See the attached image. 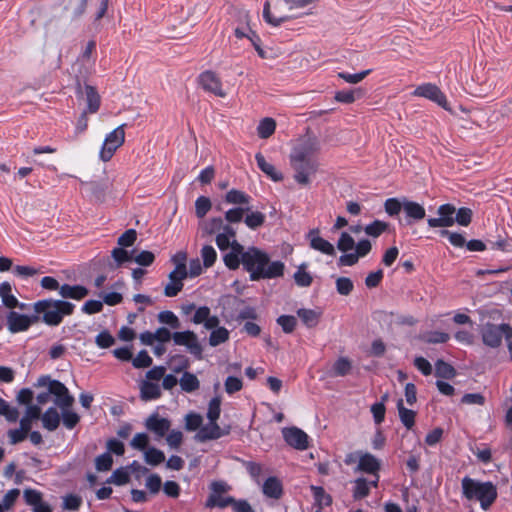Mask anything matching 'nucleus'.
Returning a JSON list of instances; mask_svg holds the SVG:
<instances>
[{
  "label": "nucleus",
  "mask_w": 512,
  "mask_h": 512,
  "mask_svg": "<svg viewBox=\"0 0 512 512\" xmlns=\"http://www.w3.org/2000/svg\"><path fill=\"white\" fill-rule=\"evenodd\" d=\"M95 342L100 348H109L115 343V339L108 331H102L96 336Z\"/></svg>",
  "instance_id": "obj_62"
},
{
  "label": "nucleus",
  "mask_w": 512,
  "mask_h": 512,
  "mask_svg": "<svg viewBox=\"0 0 512 512\" xmlns=\"http://www.w3.org/2000/svg\"><path fill=\"white\" fill-rule=\"evenodd\" d=\"M473 212L470 208L461 207L456 210L454 216V223H458L461 226L467 227L472 221Z\"/></svg>",
  "instance_id": "obj_42"
},
{
  "label": "nucleus",
  "mask_w": 512,
  "mask_h": 512,
  "mask_svg": "<svg viewBox=\"0 0 512 512\" xmlns=\"http://www.w3.org/2000/svg\"><path fill=\"white\" fill-rule=\"evenodd\" d=\"M30 430H31V428L26 429L24 426H21V425H20L19 429L9 430L8 431L9 442L13 445L17 444L19 442H22L27 437V434L29 433Z\"/></svg>",
  "instance_id": "obj_52"
},
{
  "label": "nucleus",
  "mask_w": 512,
  "mask_h": 512,
  "mask_svg": "<svg viewBox=\"0 0 512 512\" xmlns=\"http://www.w3.org/2000/svg\"><path fill=\"white\" fill-rule=\"evenodd\" d=\"M455 213H456V207L453 204H450V203L442 204L437 209V214L439 217L428 218L427 224L430 228L451 227L454 225Z\"/></svg>",
  "instance_id": "obj_11"
},
{
  "label": "nucleus",
  "mask_w": 512,
  "mask_h": 512,
  "mask_svg": "<svg viewBox=\"0 0 512 512\" xmlns=\"http://www.w3.org/2000/svg\"><path fill=\"white\" fill-rule=\"evenodd\" d=\"M40 273H43L41 268L23 265H16L13 267V274L22 279H27Z\"/></svg>",
  "instance_id": "obj_41"
},
{
  "label": "nucleus",
  "mask_w": 512,
  "mask_h": 512,
  "mask_svg": "<svg viewBox=\"0 0 512 512\" xmlns=\"http://www.w3.org/2000/svg\"><path fill=\"white\" fill-rule=\"evenodd\" d=\"M384 208L389 216H396L400 213L401 209H403V203L397 198H388L384 203Z\"/></svg>",
  "instance_id": "obj_54"
},
{
  "label": "nucleus",
  "mask_w": 512,
  "mask_h": 512,
  "mask_svg": "<svg viewBox=\"0 0 512 512\" xmlns=\"http://www.w3.org/2000/svg\"><path fill=\"white\" fill-rule=\"evenodd\" d=\"M130 477L126 470L124 469H117L115 470L110 478L107 480V483H112L115 485H124L128 483Z\"/></svg>",
  "instance_id": "obj_56"
},
{
  "label": "nucleus",
  "mask_w": 512,
  "mask_h": 512,
  "mask_svg": "<svg viewBox=\"0 0 512 512\" xmlns=\"http://www.w3.org/2000/svg\"><path fill=\"white\" fill-rule=\"evenodd\" d=\"M245 249L242 244L238 241L233 240L231 248L228 252L223 255V262L225 266L230 270H236L239 268L240 264H242L243 255L245 254Z\"/></svg>",
  "instance_id": "obj_14"
},
{
  "label": "nucleus",
  "mask_w": 512,
  "mask_h": 512,
  "mask_svg": "<svg viewBox=\"0 0 512 512\" xmlns=\"http://www.w3.org/2000/svg\"><path fill=\"white\" fill-rule=\"evenodd\" d=\"M310 490L313 493L315 505L319 509H322L324 507H328V506L332 505V502H333L332 497L330 494L325 492L323 487L311 485Z\"/></svg>",
  "instance_id": "obj_26"
},
{
  "label": "nucleus",
  "mask_w": 512,
  "mask_h": 512,
  "mask_svg": "<svg viewBox=\"0 0 512 512\" xmlns=\"http://www.w3.org/2000/svg\"><path fill=\"white\" fill-rule=\"evenodd\" d=\"M137 239V232L134 229L126 230L119 238L118 245L120 247H130L132 246Z\"/></svg>",
  "instance_id": "obj_55"
},
{
  "label": "nucleus",
  "mask_w": 512,
  "mask_h": 512,
  "mask_svg": "<svg viewBox=\"0 0 512 512\" xmlns=\"http://www.w3.org/2000/svg\"><path fill=\"white\" fill-rule=\"evenodd\" d=\"M307 267V263L300 264L293 275L294 281L299 287H309L313 282V277L307 272Z\"/></svg>",
  "instance_id": "obj_28"
},
{
  "label": "nucleus",
  "mask_w": 512,
  "mask_h": 512,
  "mask_svg": "<svg viewBox=\"0 0 512 512\" xmlns=\"http://www.w3.org/2000/svg\"><path fill=\"white\" fill-rule=\"evenodd\" d=\"M414 96L423 97L437 103L445 110H449V103L446 95L440 88L432 83H425L419 85L413 92Z\"/></svg>",
  "instance_id": "obj_9"
},
{
  "label": "nucleus",
  "mask_w": 512,
  "mask_h": 512,
  "mask_svg": "<svg viewBox=\"0 0 512 512\" xmlns=\"http://www.w3.org/2000/svg\"><path fill=\"white\" fill-rule=\"evenodd\" d=\"M149 444V437L145 433H137L130 442L131 447L137 450H145Z\"/></svg>",
  "instance_id": "obj_64"
},
{
  "label": "nucleus",
  "mask_w": 512,
  "mask_h": 512,
  "mask_svg": "<svg viewBox=\"0 0 512 512\" xmlns=\"http://www.w3.org/2000/svg\"><path fill=\"white\" fill-rule=\"evenodd\" d=\"M113 464V458L109 452L99 455L95 459V467L97 471H108Z\"/></svg>",
  "instance_id": "obj_53"
},
{
  "label": "nucleus",
  "mask_w": 512,
  "mask_h": 512,
  "mask_svg": "<svg viewBox=\"0 0 512 512\" xmlns=\"http://www.w3.org/2000/svg\"><path fill=\"white\" fill-rule=\"evenodd\" d=\"M0 415L4 416L9 422H16L19 417V412L4 399L0 398Z\"/></svg>",
  "instance_id": "obj_43"
},
{
  "label": "nucleus",
  "mask_w": 512,
  "mask_h": 512,
  "mask_svg": "<svg viewBox=\"0 0 512 512\" xmlns=\"http://www.w3.org/2000/svg\"><path fill=\"white\" fill-rule=\"evenodd\" d=\"M112 257L117 263V266H121L123 263L131 261V254L122 247H117L112 250Z\"/></svg>",
  "instance_id": "obj_59"
},
{
  "label": "nucleus",
  "mask_w": 512,
  "mask_h": 512,
  "mask_svg": "<svg viewBox=\"0 0 512 512\" xmlns=\"http://www.w3.org/2000/svg\"><path fill=\"white\" fill-rule=\"evenodd\" d=\"M37 316L42 315L41 320H62L73 314L75 305L66 300L43 299L33 304Z\"/></svg>",
  "instance_id": "obj_4"
},
{
  "label": "nucleus",
  "mask_w": 512,
  "mask_h": 512,
  "mask_svg": "<svg viewBox=\"0 0 512 512\" xmlns=\"http://www.w3.org/2000/svg\"><path fill=\"white\" fill-rule=\"evenodd\" d=\"M145 486L150 491V493L157 494L162 486L161 477L157 474L148 476L145 482Z\"/></svg>",
  "instance_id": "obj_60"
},
{
  "label": "nucleus",
  "mask_w": 512,
  "mask_h": 512,
  "mask_svg": "<svg viewBox=\"0 0 512 512\" xmlns=\"http://www.w3.org/2000/svg\"><path fill=\"white\" fill-rule=\"evenodd\" d=\"M43 427L49 431H54L60 424V415L55 407L48 408L43 415H41Z\"/></svg>",
  "instance_id": "obj_24"
},
{
  "label": "nucleus",
  "mask_w": 512,
  "mask_h": 512,
  "mask_svg": "<svg viewBox=\"0 0 512 512\" xmlns=\"http://www.w3.org/2000/svg\"><path fill=\"white\" fill-rule=\"evenodd\" d=\"M203 418L200 414L194 413V431H197L194 439L204 442L207 440L219 439L227 435L228 430H223L217 424V421H209L208 424L202 426Z\"/></svg>",
  "instance_id": "obj_6"
},
{
  "label": "nucleus",
  "mask_w": 512,
  "mask_h": 512,
  "mask_svg": "<svg viewBox=\"0 0 512 512\" xmlns=\"http://www.w3.org/2000/svg\"><path fill=\"white\" fill-rule=\"evenodd\" d=\"M141 398L143 400L157 399L161 395L160 386L157 383L143 381L140 386Z\"/></svg>",
  "instance_id": "obj_29"
},
{
  "label": "nucleus",
  "mask_w": 512,
  "mask_h": 512,
  "mask_svg": "<svg viewBox=\"0 0 512 512\" xmlns=\"http://www.w3.org/2000/svg\"><path fill=\"white\" fill-rule=\"evenodd\" d=\"M61 411L63 424L65 425V427L68 429L74 428L80 420L79 415L76 412L72 411L70 408L61 409Z\"/></svg>",
  "instance_id": "obj_47"
},
{
  "label": "nucleus",
  "mask_w": 512,
  "mask_h": 512,
  "mask_svg": "<svg viewBox=\"0 0 512 512\" xmlns=\"http://www.w3.org/2000/svg\"><path fill=\"white\" fill-rule=\"evenodd\" d=\"M85 94L87 101V111L91 114L96 113L100 108V95L95 87L91 85L85 86Z\"/></svg>",
  "instance_id": "obj_27"
},
{
  "label": "nucleus",
  "mask_w": 512,
  "mask_h": 512,
  "mask_svg": "<svg viewBox=\"0 0 512 512\" xmlns=\"http://www.w3.org/2000/svg\"><path fill=\"white\" fill-rule=\"evenodd\" d=\"M234 502L235 498H233L232 496L210 494L206 505L208 507L226 508L228 506L232 507Z\"/></svg>",
  "instance_id": "obj_35"
},
{
  "label": "nucleus",
  "mask_w": 512,
  "mask_h": 512,
  "mask_svg": "<svg viewBox=\"0 0 512 512\" xmlns=\"http://www.w3.org/2000/svg\"><path fill=\"white\" fill-rule=\"evenodd\" d=\"M420 339L429 344H440L446 343L450 335L441 331H426L420 335Z\"/></svg>",
  "instance_id": "obj_33"
},
{
  "label": "nucleus",
  "mask_w": 512,
  "mask_h": 512,
  "mask_svg": "<svg viewBox=\"0 0 512 512\" xmlns=\"http://www.w3.org/2000/svg\"><path fill=\"white\" fill-rule=\"evenodd\" d=\"M201 256L203 259V264L206 268L211 267L217 259L216 250L210 245H206L202 248Z\"/></svg>",
  "instance_id": "obj_51"
},
{
  "label": "nucleus",
  "mask_w": 512,
  "mask_h": 512,
  "mask_svg": "<svg viewBox=\"0 0 512 512\" xmlns=\"http://www.w3.org/2000/svg\"><path fill=\"white\" fill-rule=\"evenodd\" d=\"M172 262L175 265V268L173 271H178L179 273H185L187 275V267H186V261H187V254L185 252H177L172 257Z\"/></svg>",
  "instance_id": "obj_57"
},
{
  "label": "nucleus",
  "mask_w": 512,
  "mask_h": 512,
  "mask_svg": "<svg viewBox=\"0 0 512 512\" xmlns=\"http://www.w3.org/2000/svg\"><path fill=\"white\" fill-rule=\"evenodd\" d=\"M354 483H355V486H354V490H353V498L355 500L363 499L369 495V493H370L369 482L365 478H363V477L357 478Z\"/></svg>",
  "instance_id": "obj_37"
},
{
  "label": "nucleus",
  "mask_w": 512,
  "mask_h": 512,
  "mask_svg": "<svg viewBox=\"0 0 512 512\" xmlns=\"http://www.w3.org/2000/svg\"><path fill=\"white\" fill-rule=\"evenodd\" d=\"M462 404L466 405H484L485 397L481 393H466L461 399Z\"/></svg>",
  "instance_id": "obj_61"
},
{
  "label": "nucleus",
  "mask_w": 512,
  "mask_h": 512,
  "mask_svg": "<svg viewBox=\"0 0 512 512\" xmlns=\"http://www.w3.org/2000/svg\"><path fill=\"white\" fill-rule=\"evenodd\" d=\"M319 150L318 143L315 139H307L296 145L289 156V161L294 170V180L302 185L307 186L311 182V176L315 175L319 163L316 153Z\"/></svg>",
  "instance_id": "obj_1"
},
{
  "label": "nucleus",
  "mask_w": 512,
  "mask_h": 512,
  "mask_svg": "<svg viewBox=\"0 0 512 512\" xmlns=\"http://www.w3.org/2000/svg\"><path fill=\"white\" fill-rule=\"evenodd\" d=\"M255 161L258 168L272 181L280 182L283 180V174L273 164L267 162L261 152L255 154Z\"/></svg>",
  "instance_id": "obj_20"
},
{
  "label": "nucleus",
  "mask_w": 512,
  "mask_h": 512,
  "mask_svg": "<svg viewBox=\"0 0 512 512\" xmlns=\"http://www.w3.org/2000/svg\"><path fill=\"white\" fill-rule=\"evenodd\" d=\"M244 222L250 229L255 230L264 224L265 215L259 211L252 212L245 217Z\"/></svg>",
  "instance_id": "obj_44"
},
{
  "label": "nucleus",
  "mask_w": 512,
  "mask_h": 512,
  "mask_svg": "<svg viewBox=\"0 0 512 512\" xmlns=\"http://www.w3.org/2000/svg\"><path fill=\"white\" fill-rule=\"evenodd\" d=\"M49 393L55 397L54 403L60 409L71 408L74 403V397L60 381H50Z\"/></svg>",
  "instance_id": "obj_13"
},
{
  "label": "nucleus",
  "mask_w": 512,
  "mask_h": 512,
  "mask_svg": "<svg viewBox=\"0 0 512 512\" xmlns=\"http://www.w3.org/2000/svg\"><path fill=\"white\" fill-rule=\"evenodd\" d=\"M187 277L185 273L171 271L168 276V282L164 285V295L174 297L183 289V280Z\"/></svg>",
  "instance_id": "obj_18"
},
{
  "label": "nucleus",
  "mask_w": 512,
  "mask_h": 512,
  "mask_svg": "<svg viewBox=\"0 0 512 512\" xmlns=\"http://www.w3.org/2000/svg\"><path fill=\"white\" fill-rule=\"evenodd\" d=\"M144 459L146 463L156 466L164 462L165 455L161 450L156 449L154 447H150L145 450Z\"/></svg>",
  "instance_id": "obj_39"
},
{
  "label": "nucleus",
  "mask_w": 512,
  "mask_h": 512,
  "mask_svg": "<svg viewBox=\"0 0 512 512\" xmlns=\"http://www.w3.org/2000/svg\"><path fill=\"white\" fill-rule=\"evenodd\" d=\"M482 341L486 346L491 348H498L502 343V337L506 340L512 338V327L508 323H501L494 325L487 322L481 328Z\"/></svg>",
  "instance_id": "obj_5"
},
{
  "label": "nucleus",
  "mask_w": 512,
  "mask_h": 512,
  "mask_svg": "<svg viewBox=\"0 0 512 512\" xmlns=\"http://www.w3.org/2000/svg\"><path fill=\"white\" fill-rule=\"evenodd\" d=\"M145 426L158 437H164L169 432L171 423L168 419L159 417L158 414H152L146 419Z\"/></svg>",
  "instance_id": "obj_17"
},
{
  "label": "nucleus",
  "mask_w": 512,
  "mask_h": 512,
  "mask_svg": "<svg viewBox=\"0 0 512 512\" xmlns=\"http://www.w3.org/2000/svg\"><path fill=\"white\" fill-rule=\"evenodd\" d=\"M403 211L408 219V224H411L413 221H420L426 216L425 208L415 201L405 200L403 202Z\"/></svg>",
  "instance_id": "obj_21"
},
{
  "label": "nucleus",
  "mask_w": 512,
  "mask_h": 512,
  "mask_svg": "<svg viewBox=\"0 0 512 512\" xmlns=\"http://www.w3.org/2000/svg\"><path fill=\"white\" fill-rule=\"evenodd\" d=\"M171 333L166 328H160L155 333L152 332H144L140 335V339L142 343L146 345H152L155 340L159 342H165L170 340Z\"/></svg>",
  "instance_id": "obj_25"
},
{
  "label": "nucleus",
  "mask_w": 512,
  "mask_h": 512,
  "mask_svg": "<svg viewBox=\"0 0 512 512\" xmlns=\"http://www.w3.org/2000/svg\"><path fill=\"white\" fill-rule=\"evenodd\" d=\"M439 234L441 237H446L449 243L456 248L466 246V248L471 252H482L486 250V244L482 240L472 239L466 242L463 234L446 229L441 230Z\"/></svg>",
  "instance_id": "obj_8"
},
{
  "label": "nucleus",
  "mask_w": 512,
  "mask_h": 512,
  "mask_svg": "<svg viewBox=\"0 0 512 512\" xmlns=\"http://www.w3.org/2000/svg\"><path fill=\"white\" fill-rule=\"evenodd\" d=\"M243 257L242 266L249 273L251 281L274 279L284 274V263L282 261L270 263L268 254L257 247H248Z\"/></svg>",
  "instance_id": "obj_2"
},
{
  "label": "nucleus",
  "mask_w": 512,
  "mask_h": 512,
  "mask_svg": "<svg viewBox=\"0 0 512 512\" xmlns=\"http://www.w3.org/2000/svg\"><path fill=\"white\" fill-rule=\"evenodd\" d=\"M352 369V362L347 357H340L333 365L334 376H346Z\"/></svg>",
  "instance_id": "obj_38"
},
{
  "label": "nucleus",
  "mask_w": 512,
  "mask_h": 512,
  "mask_svg": "<svg viewBox=\"0 0 512 512\" xmlns=\"http://www.w3.org/2000/svg\"><path fill=\"white\" fill-rule=\"evenodd\" d=\"M152 363L151 357L146 351H140L135 358L132 359V364L135 368L149 367Z\"/></svg>",
  "instance_id": "obj_63"
},
{
  "label": "nucleus",
  "mask_w": 512,
  "mask_h": 512,
  "mask_svg": "<svg viewBox=\"0 0 512 512\" xmlns=\"http://www.w3.org/2000/svg\"><path fill=\"white\" fill-rule=\"evenodd\" d=\"M354 247L355 241L353 237L347 232H342L337 243V248L340 251L346 253L352 250Z\"/></svg>",
  "instance_id": "obj_50"
},
{
  "label": "nucleus",
  "mask_w": 512,
  "mask_h": 512,
  "mask_svg": "<svg viewBox=\"0 0 512 512\" xmlns=\"http://www.w3.org/2000/svg\"><path fill=\"white\" fill-rule=\"evenodd\" d=\"M276 129V122L272 118H264L260 121L257 127L258 136L262 139H267L274 134Z\"/></svg>",
  "instance_id": "obj_34"
},
{
  "label": "nucleus",
  "mask_w": 512,
  "mask_h": 512,
  "mask_svg": "<svg viewBox=\"0 0 512 512\" xmlns=\"http://www.w3.org/2000/svg\"><path fill=\"white\" fill-rule=\"evenodd\" d=\"M381 468L380 461L372 454L366 452L359 455V462L356 471L368 474H376Z\"/></svg>",
  "instance_id": "obj_19"
},
{
  "label": "nucleus",
  "mask_w": 512,
  "mask_h": 512,
  "mask_svg": "<svg viewBox=\"0 0 512 512\" xmlns=\"http://www.w3.org/2000/svg\"><path fill=\"white\" fill-rule=\"evenodd\" d=\"M372 72L371 69L361 71L359 73L350 74L347 72H339L337 76L350 84H357L366 78Z\"/></svg>",
  "instance_id": "obj_46"
},
{
  "label": "nucleus",
  "mask_w": 512,
  "mask_h": 512,
  "mask_svg": "<svg viewBox=\"0 0 512 512\" xmlns=\"http://www.w3.org/2000/svg\"><path fill=\"white\" fill-rule=\"evenodd\" d=\"M285 442L297 450H306L309 447L308 435L298 427H286L282 429Z\"/></svg>",
  "instance_id": "obj_12"
},
{
  "label": "nucleus",
  "mask_w": 512,
  "mask_h": 512,
  "mask_svg": "<svg viewBox=\"0 0 512 512\" xmlns=\"http://www.w3.org/2000/svg\"><path fill=\"white\" fill-rule=\"evenodd\" d=\"M221 412V399L216 396L209 401L207 418L209 421H217Z\"/></svg>",
  "instance_id": "obj_45"
},
{
  "label": "nucleus",
  "mask_w": 512,
  "mask_h": 512,
  "mask_svg": "<svg viewBox=\"0 0 512 512\" xmlns=\"http://www.w3.org/2000/svg\"><path fill=\"white\" fill-rule=\"evenodd\" d=\"M89 294V290L82 285L63 284L59 288V295L63 299L82 300Z\"/></svg>",
  "instance_id": "obj_22"
},
{
  "label": "nucleus",
  "mask_w": 512,
  "mask_h": 512,
  "mask_svg": "<svg viewBox=\"0 0 512 512\" xmlns=\"http://www.w3.org/2000/svg\"><path fill=\"white\" fill-rule=\"evenodd\" d=\"M462 494L467 500H478L481 508L489 509L497 499V488L490 482H480L465 476L461 481Z\"/></svg>",
  "instance_id": "obj_3"
},
{
  "label": "nucleus",
  "mask_w": 512,
  "mask_h": 512,
  "mask_svg": "<svg viewBox=\"0 0 512 512\" xmlns=\"http://www.w3.org/2000/svg\"><path fill=\"white\" fill-rule=\"evenodd\" d=\"M389 228V224L387 222L381 220H374L370 224L366 225L364 228L365 233L368 236L377 238Z\"/></svg>",
  "instance_id": "obj_36"
},
{
  "label": "nucleus",
  "mask_w": 512,
  "mask_h": 512,
  "mask_svg": "<svg viewBox=\"0 0 512 512\" xmlns=\"http://www.w3.org/2000/svg\"><path fill=\"white\" fill-rule=\"evenodd\" d=\"M199 322H194V324H198ZM205 328L210 331L209 335V345L212 347H216L229 339V331L224 328L218 326L220 322H203Z\"/></svg>",
  "instance_id": "obj_15"
},
{
  "label": "nucleus",
  "mask_w": 512,
  "mask_h": 512,
  "mask_svg": "<svg viewBox=\"0 0 512 512\" xmlns=\"http://www.w3.org/2000/svg\"><path fill=\"white\" fill-rule=\"evenodd\" d=\"M308 238L310 240V247L312 249L319 251L325 255H335L334 246L329 241L319 236L318 229L310 230L308 233Z\"/></svg>",
  "instance_id": "obj_16"
},
{
  "label": "nucleus",
  "mask_w": 512,
  "mask_h": 512,
  "mask_svg": "<svg viewBox=\"0 0 512 512\" xmlns=\"http://www.w3.org/2000/svg\"><path fill=\"white\" fill-rule=\"evenodd\" d=\"M397 409L402 424L409 430L415 424L416 413L413 410L404 407L403 400L399 399L397 402Z\"/></svg>",
  "instance_id": "obj_30"
},
{
  "label": "nucleus",
  "mask_w": 512,
  "mask_h": 512,
  "mask_svg": "<svg viewBox=\"0 0 512 512\" xmlns=\"http://www.w3.org/2000/svg\"><path fill=\"white\" fill-rule=\"evenodd\" d=\"M225 200L231 204H248L250 196L240 190L232 189L226 193Z\"/></svg>",
  "instance_id": "obj_40"
},
{
  "label": "nucleus",
  "mask_w": 512,
  "mask_h": 512,
  "mask_svg": "<svg viewBox=\"0 0 512 512\" xmlns=\"http://www.w3.org/2000/svg\"><path fill=\"white\" fill-rule=\"evenodd\" d=\"M435 375L443 379H452L456 376V370L451 364L439 359L435 363Z\"/></svg>",
  "instance_id": "obj_32"
},
{
  "label": "nucleus",
  "mask_w": 512,
  "mask_h": 512,
  "mask_svg": "<svg viewBox=\"0 0 512 512\" xmlns=\"http://www.w3.org/2000/svg\"><path fill=\"white\" fill-rule=\"evenodd\" d=\"M211 209V201L208 197L200 196L195 201V212L200 218L204 217Z\"/></svg>",
  "instance_id": "obj_49"
},
{
  "label": "nucleus",
  "mask_w": 512,
  "mask_h": 512,
  "mask_svg": "<svg viewBox=\"0 0 512 512\" xmlns=\"http://www.w3.org/2000/svg\"><path fill=\"white\" fill-rule=\"evenodd\" d=\"M354 288L352 280L348 277H339L336 280V290L340 295H349Z\"/></svg>",
  "instance_id": "obj_48"
},
{
  "label": "nucleus",
  "mask_w": 512,
  "mask_h": 512,
  "mask_svg": "<svg viewBox=\"0 0 512 512\" xmlns=\"http://www.w3.org/2000/svg\"><path fill=\"white\" fill-rule=\"evenodd\" d=\"M125 127L126 124H121L106 135L100 150V158L104 162L109 161L113 157L116 150L124 144Z\"/></svg>",
  "instance_id": "obj_7"
},
{
  "label": "nucleus",
  "mask_w": 512,
  "mask_h": 512,
  "mask_svg": "<svg viewBox=\"0 0 512 512\" xmlns=\"http://www.w3.org/2000/svg\"><path fill=\"white\" fill-rule=\"evenodd\" d=\"M199 86L206 92L212 93L217 97L224 98L227 93L223 89L220 77L213 71H205L198 77Z\"/></svg>",
  "instance_id": "obj_10"
},
{
  "label": "nucleus",
  "mask_w": 512,
  "mask_h": 512,
  "mask_svg": "<svg viewBox=\"0 0 512 512\" xmlns=\"http://www.w3.org/2000/svg\"><path fill=\"white\" fill-rule=\"evenodd\" d=\"M41 419V408L38 405H28L26 407L25 415L20 420V425L26 429L32 427L34 420Z\"/></svg>",
  "instance_id": "obj_31"
},
{
  "label": "nucleus",
  "mask_w": 512,
  "mask_h": 512,
  "mask_svg": "<svg viewBox=\"0 0 512 512\" xmlns=\"http://www.w3.org/2000/svg\"><path fill=\"white\" fill-rule=\"evenodd\" d=\"M247 38L251 41L254 49L256 50L258 56L261 58V59H267L269 58L268 54H267V51H265L262 46H261V38L259 37V35L254 32V31H251V33L249 34V36H247Z\"/></svg>",
  "instance_id": "obj_58"
},
{
  "label": "nucleus",
  "mask_w": 512,
  "mask_h": 512,
  "mask_svg": "<svg viewBox=\"0 0 512 512\" xmlns=\"http://www.w3.org/2000/svg\"><path fill=\"white\" fill-rule=\"evenodd\" d=\"M263 494L272 499H279L283 494V486L281 481L274 476L268 477L262 486Z\"/></svg>",
  "instance_id": "obj_23"
}]
</instances>
